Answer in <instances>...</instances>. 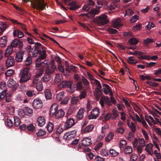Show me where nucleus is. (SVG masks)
<instances>
[{
  "mask_svg": "<svg viewBox=\"0 0 161 161\" xmlns=\"http://www.w3.org/2000/svg\"><path fill=\"white\" fill-rule=\"evenodd\" d=\"M58 107L57 104L54 103L51 106L50 110V115L53 116L55 114L56 119L61 118L65 114V112L63 110L61 109L57 110Z\"/></svg>",
  "mask_w": 161,
  "mask_h": 161,
  "instance_id": "obj_1",
  "label": "nucleus"
},
{
  "mask_svg": "<svg viewBox=\"0 0 161 161\" xmlns=\"http://www.w3.org/2000/svg\"><path fill=\"white\" fill-rule=\"evenodd\" d=\"M29 1L32 7L38 10H43L45 9L47 4L43 0H30Z\"/></svg>",
  "mask_w": 161,
  "mask_h": 161,
  "instance_id": "obj_2",
  "label": "nucleus"
},
{
  "mask_svg": "<svg viewBox=\"0 0 161 161\" xmlns=\"http://www.w3.org/2000/svg\"><path fill=\"white\" fill-rule=\"evenodd\" d=\"M94 21L100 26L106 24L108 22L107 16L104 14H102L96 17L94 19Z\"/></svg>",
  "mask_w": 161,
  "mask_h": 161,
  "instance_id": "obj_3",
  "label": "nucleus"
},
{
  "mask_svg": "<svg viewBox=\"0 0 161 161\" xmlns=\"http://www.w3.org/2000/svg\"><path fill=\"white\" fill-rule=\"evenodd\" d=\"M30 68H26L22 69L21 71V77L20 80V82H25L30 80V75L29 73Z\"/></svg>",
  "mask_w": 161,
  "mask_h": 161,
  "instance_id": "obj_4",
  "label": "nucleus"
},
{
  "mask_svg": "<svg viewBox=\"0 0 161 161\" xmlns=\"http://www.w3.org/2000/svg\"><path fill=\"white\" fill-rule=\"evenodd\" d=\"M33 86H36V89L39 91L43 90V86L42 81L39 78H34L32 81Z\"/></svg>",
  "mask_w": 161,
  "mask_h": 161,
  "instance_id": "obj_5",
  "label": "nucleus"
},
{
  "mask_svg": "<svg viewBox=\"0 0 161 161\" xmlns=\"http://www.w3.org/2000/svg\"><path fill=\"white\" fill-rule=\"evenodd\" d=\"M76 132L77 131L75 130L68 132L65 134L63 136V138L66 140H71L76 136Z\"/></svg>",
  "mask_w": 161,
  "mask_h": 161,
  "instance_id": "obj_6",
  "label": "nucleus"
},
{
  "mask_svg": "<svg viewBox=\"0 0 161 161\" xmlns=\"http://www.w3.org/2000/svg\"><path fill=\"white\" fill-rule=\"evenodd\" d=\"M100 103L102 107L104 106V103L109 107L111 105V102L108 96L104 97H101L100 101Z\"/></svg>",
  "mask_w": 161,
  "mask_h": 161,
  "instance_id": "obj_7",
  "label": "nucleus"
},
{
  "mask_svg": "<svg viewBox=\"0 0 161 161\" xmlns=\"http://www.w3.org/2000/svg\"><path fill=\"white\" fill-rule=\"evenodd\" d=\"M41 48L42 50L41 51L40 55L36 59V61L37 62H41V60L45 59L47 57V54L46 53V51L45 48L42 46Z\"/></svg>",
  "mask_w": 161,
  "mask_h": 161,
  "instance_id": "obj_8",
  "label": "nucleus"
},
{
  "mask_svg": "<svg viewBox=\"0 0 161 161\" xmlns=\"http://www.w3.org/2000/svg\"><path fill=\"white\" fill-rule=\"evenodd\" d=\"M33 107L36 109H40L42 106V102L39 99H35L32 103Z\"/></svg>",
  "mask_w": 161,
  "mask_h": 161,
  "instance_id": "obj_9",
  "label": "nucleus"
},
{
  "mask_svg": "<svg viewBox=\"0 0 161 161\" xmlns=\"http://www.w3.org/2000/svg\"><path fill=\"white\" fill-rule=\"evenodd\" d=\"M99 114V109L97 108H95L92 110L91 114L89 115L88 118L89 119H95L98 117Z\"/></svg>",
  "mask_w": 161,
  "mask_h": 161,
  "instance_id": "obj_10",
  "label": "nucleus"
},
{
  "mask_svg": "<svg viewBox=\"0 0 161 161\" xmlns=\"http://www.w3.org/2000/svg\"><path fill=\"white\" fill-rule=\"evenodd\" d=\"M72 82L71 81H64L59 84L58 87L59 88H62L67 87L70 88L72 85Z\"/></svg>",
  "mask_w": 161,
  "mask_h": 161,
  "instance_id": "obj_11",
  "label": "nucleus"
},
{
  "mask_svg": "<svg viewBox=\"0 0 161 161\" xmlns=\"http://www.w3.org/2000/svg\"><path fill=\"white\" fill-rule=\"evenodd\" d=\"M15 61L14 58L11 56L8 57L6 60L5 65L7 67H9L14 65Z\"/></svg>",
  "mask_w": 161,
  "mask_h": 161,
  "instance_id": "obj_12",
  "label": "nucleus"
},
{
  "mask_svg": "<svg viewBox=\"0 0 161 161\" xmlns=\"http://www.w3.org/2000/svg\"><path fill=\"white\" fill-rule=\"evenodd\" d=\"M23 44V42L19 40L15 39L12 41L11 46L16 47L18 46L19 49L21 50Z\"/></svg>",
  "mask_w": 161,
  "mask_h": 161,
  "instance_id": "obj_13",
  "label": "nucleus"
},
{
  "mask_svg": "<svg viewBox=\"0 0 161 161\" xmlns=\"http://www.w3.org/2000/svg\"><path fill=\"white\" fill-rule=\"evenodd\" d=\"M100 11L96 8H93L91 9L90 11L87 13V17L91 18L94 17L96 15L98 14Z\"/></svg>",
  "mask_w": 161,
  "mask_h": 161,
  "instance_id": "obj_14",
  "label": "nucleus"
},
{
  "mask_svg": "<svg viewBox=\"0 0 161 161\" xmlns=\"http://www.w3.org/2000/svg\"><path fill=\"white\" fill-rule=\"evenodd\" d=\"M92 144L91 140L89 137H85L81 141V144L82 145L84 146H88Z\"/></svg>",
  "mask_w": 161,
  "mask_h": 161,
  "instance_id": "obj_15",
  "label": "nucleus"
},
{
  "mask_svg": "<svg viewBox=\"0 0 161 161\" xmlns=\"http://www.w3.org/2000/svg\"><path fill=\"white\" fill-rule=\"evenodd\" d=\"M24 54V52L23 51L17 52L16 54V61L18 62L22 61L23 59Z\"/></svg>",
  "mask_w": 161,
  "mask_h": 161,
  "instance_id": "obj_16",
  "label": "nucleus"
},
{
  "mask_svg": "<svg viewBox=\"0 0 161 161\" xmlns=\"http://www.w3.org/2000/svg\"><path fill=\"white\" fill-rule=\"evenodd\" d=\"M41 48L35 46L32 49L31 53L32 56L33 57H36L37 56L38 54L41 53Z\"/></svg>",
  "mask_w": 161,
  "mask_h": 161,
  "instance_id": "obj_17",
  "label": "nucleus"
},
{
  "mask_svg": "<svg viewBox=\"0 0 161 161\" xmlns=\"http://www.w3.org/2000/svg\"><path fill=\"white\" fill-rule=\"evenodd\" d=\"M7 85L10 88L13 87V90H16L17 86L15 85V82L12 79H10L8 80Z\"/></svg>",
  "mask_w": 161,
  "mask_h": 161,
  "instance_id": "obj_18",
  "label": "nucleus"
},
{
  "mask_svg": "<svg viewBox=\"0 0 161 161\" xmlns=\"http://www.w3.org/2000/svg\"><path fill=\"white\" fill-rule=\"evenodd\" d=\"M102 92L100 89L97 88H96L95 91L94 92V96L97 100H98L101 95Z\"/></svg>",
  "mask_w": 161,
  "mask_h": 161,
  "instance_id": "obj_19",
  "label": "nucleus"
},
{
  "mask_svg": "<svg viewBox=\"0 0 161 161\" xmlns=\"http://www.w3.org/2000/svg\"><path fill=\"white\" fill-rule=\"evenodd\" d=\"M74 120L72 118H69L65 122V126L67 128L71 127L75 124Z\"/></svg>",
  "mask_w": 161,
  "mask_h": 161,
  "instance_id": "obj_20",
  "label": "nucleus"
},
{
  "mask_svg": "<svg viewBox=\"0 0 161 161\" xmlns=\"http://www.w3.org/2000/svg\"><path fill=\"white\" fill-rule=\"evenodd\" d=\"M39 126L42 127L46 123L45 119L43 116L39 117L37 119Z\"/></svg>",
  "mask_w": 161,
  "mask_h": 161,
  "instance_id": "obj_21",
  "label": "nucleus"
},
{
  "mask_svg": "<svg viewBox=\"0 0 161 161\" xmlns=\"http://www.w3.org/2000/svg\"><path fill=\"white\" fill-rule=\"evenodd\" d=\"M13 48L11 46H8L6 49L4 54L5 56L8 57L13 52Z\"/></svg>",
  "mask_w": 161,
  "mask_h": 161,
  "instance_id": "obj_22",
  "label": "nucleus"
},
{
  "mask_svg": "<svg viewBox=\"0 0 161 161\" xmlns=\"http://www.w3.org/2000/svg\"><path fill=\"white\" fill-rule=\"evenodd\" d=\"M23 112L25 114L27 115H30L32 114L33 110L32 109L28 107H25L23 110L20 112Z\"/></svg>",
  "mask_w": 161,
  "mask_h": 161,
  "instance_id": "obj_23",
  "label": "nucleus"
},
{
  "mask_svg": "<svg viewBox=\"0 0 161 161\" xmlns=\"http://www.w3.org/2000/svg\"><path fill=\"white\" fill-rule=\"evenodd\" d=\"M48 64V62L47 60H45L42 62H37L36 61V66L37 67L43 68L46 66Z\"/></svg>",
  "mask_w": 161,
  "mask_h": 161,
  "instance_id": "obj_24",
  "label": "nucleus"
},
{
  "mask_svg": "<svg viewBox=\"0 0 161 161\" xmlns=\"http://www.w3.org/2000/svg\"><path fill=\"white\" fill-rule=\"evenodd\" d=\"M142 60L143 59L149 60L150 59H151L153 60H155L158 58V56L156 55L152 56L150 58V57L149 56L142 55Z\"/></svg>",
  "mask_w": 161,
  "mask_h": 161,
  "instance_id": "obj_25",
  "label": "nucleus"
},
{
  "mask_svg": "<svg viewBox=\"0 0 161 161\" xmlns=\"http://www.w3.org/2000/svg\"><path fill=\"white\" fill-rule=\"evenodd\" d=\"M44 69L43 68L37 67V69L38 70V73L34 76V78H39V77L43 74Z\"/></svg>",
  "mask_w": 161,
  "mask_h": 161,
  "instance_id": "obj_26",
  "label": "nucleus"
},
{
  "mask_svg": "<svg viewBox=\"0 0 161 161\" xmlns=\"http://www.w3.org/2000/svg\"><path fill=\"white\" fill-rule=\"evenodd\" d=\"M112 25L114 28H118L122 26V24L120 22V20L117 19L114 20L112 23Z\"/></svg>",
  "mask_w": 161,
  "mask_h": 161,
  "instance_id": "obj_27",
  "label": "nucleus"
},
{
  "mask_svg": "<svg viewBox=\"0 0 161 161\" xmlns=\"http://www.w3.org/2000/svg\"><path fill=\"white\" fill-rule=\"evenodd\" d=\"M13 36H17L18 38H21L24 36V34L20 31L16 30L13 32Z\"/></svg>",
  "mask_w": 161,
  "mask_h": 161,
  "instance_id": "obj_28",
  "label": "nucleus"
},
{
  "mask_svg": "<svg viewBox=\"0 0 161 161\" xmlns=\"http://www.w3.org/2000/svg\"><path fill=\"white\" fill-rule=\"evenodd\" d=\"M7 41L5 36H3L0 38V46L3 47L6 46Z\"/></svg>",
  "mask_w": 161,
  "mask_h": 161,
  "instance_id": "obj_29",
  "label": "nucleus"
},
{
  "mask_svg": "<svg viewBox=\"0 0 161 161\" xmlns=\"http://www.w3.org/2000/svg\"><path fill=\"white\" fill-rule=\"evenodd\" d=\"M56 67V66L53 64L49 66L46 70V73L49 74L52 73L54 71Z\"/></svg>",
  "mask_w": 161,
  "mask_h": 161,
  "instance_id": "obj_30",
  "label": "nucleus"
},
{
  "mask_svg": "<svg viewBox=\"0 0 161 161\" xmlns=\"http://www.w3.org/2000/svg\"><path fill=\"white\" fill-rule=\"evenodd\" d=\"M84 110L83 108H80L79 111L76 115V117L78 119H82L84 116Z\"/></svg>",
  "mask_w": 161,
  "mask_h": 161,
  "instance_id": "obj_31",
  "label": "nucleus"
},
{
  "mask_svg": "<svg viewBox=\"0 0 161 161\" xmlns=\"http://www.w3.org/2000/svg\"><path fill=\"white\" fill-rule=\"evenodd\" d=\"M130 116L132 120L135 121H139L141 123V120L139 117L138 115L137 114H134L132 115L130 113Z\"/></svg>",
  "mask_w": 161,
  "mask_h": 161,
  "instance_id": "obj_32",
  "label": "nucleus"
},
{
  "mask_svg": "<svg viewBox=\"0 0 161 161\" xmlns=\"http://www.w3.org/2000/svg\"><path fill=\"white\" fill-rule=\"evenodd\" d=\"M127 124L128 127L133 132L136 131V126L132 122H130L129 120H127Z\"/></svg>",
  "mask_w": 161,
  "mask_h": 161,
  "instance_id": "obj_33",
  "label": "nucleus"
},
{
  "mask_svg": "<svg viewBox=\"0 0 161 161\" xmlns=\"http://www.w3.org/2000/svg\"><path fill=\"white\" fill-rule=\"evenodd\" d=\"M51 79L50 74L46 72L44 76L42 78L41 80L43 82H47L49 81Z\"/></svg>",
  "mask_w": 161,
  "mask_h": 161,
  "instance_id": "obj_34",
  "label": "nucleus"
},
{
  "mask_svg": "<svg viewBox=\"0 0 161 161\" xmlns=\"http://www.w3.org/2000/svg\"><path fill=\"white\" fill-rule=\"evenodd\" d=\"M64 92H61L57 94L56 96V101L57 102H59L61 101L64 97Z\"/></svg>",
  "mask_w": 161,
  "mask_h": 161,
  "instance_id": "obj_35",
  "label": "nucleus"
},
{
  "mask_svg": "<svg viewBox=\"0 0 161 161\" xmlns=\"http://www.w3.org/2000/svg\"><path fill=\"white\" fill-rule=\"evenodd\" d=\"M45 96L47 99H50L52 98V94L49 89H47L45 90Z\"/></svg>",
  "mask_w": 161,
  "mask_h": 161,
  "instance_id": "obj_36",
  "label": "nucleus"
},
{
  "mask_svg": "<svg viewBox=\"0 0 161 161\" xmlns=\"http://www.w3.org/2000/svg\"><path fill=\"white\" fill-rule=\"evenodd\" d=\"M47 128L49 132H51L54 128L53 124L51 122H49L47 125Z\"/></svg>",
  "mask_w": 161,
  "mask_h": 161,
  "instance_id": "obj_37",
  "label": "nucleus"
},
{
  "mask_svg": "<svg viewBox=\"0 0 161 161\" xmlns=\"http://www.w3.org/2000/svg\"><path fill=\"white\" fill-rule=\"evenodd\" d=\"M94 127V126L93 125H88L84 129V132L85 133L90 132L92 130Z\"/></svg>",
  "mask_w": 161,
  "mask_h": 161,
  "instance_id": "obj_38",
  "label": "nucleus"
},
{
  "mask_svg": "<svg viewBox=\"0 0 161 161\" xmlns=\"http://www.w3.org/2000/svg\"><path fill=\"white\" fill-rule=\"evenodd\" d=\"M62 79L63 77L61 74H57L54 79V81L55 82L58 83L60 82Z\"/></svg>",
  "mask_w": 161,
  "mask_h": 161,
  "instance_id": "obj_39",
  "label": "nucleus"
},
{
  "mask_svg": "<svg viewBox=\"0 0 161 161\" xmlns=\"http://www.w3.org/2000/svg\"><path fill=\"white\" fill-rule=\"evenodd\" d=\"M153 42V39L151 38H147L143 40V43L145 46H147L151 42Z\"/></svg>",
  "mask_w": 161,
  "mask_h": 161,
  "instance_id": "obj_40",
  "label": "nucleus"
},
{
  "mask_svg": "<svg viewBox=\"0 0 161 161\" xmlns=\"http://www.w3.org/2000/svg\"><path fill=\"white\" fill-rule=\"evenodd\" d=\"M5 100L7 102L11 101V93L10 92H8L5 95Z\"/></svg>",
  "mask_w": 161,
  "mask_h": 161,
  "instance_id": "obj_41",
  "label": "nucleus"
},
{
  "mask_svg": "<svg viewBox=\"0 0 161 161\" xmlns=\"http://www.w3.org/2000/svg\"><path fill=\"white\" fill-rule=\"evenodd\" d=\"M132 151V148L129 146H127L124 150V152L125 154H130Z\"/></svg>",
  "mask_w": 161,
  "mask_h": 161,
  "instance_id": "obj_42",
  "label": "nucleus"
},
{
  "mask_svg": "<svg viewBox=\"0 0 161 161\" xmlns=\"http://www.w3.org/2000/svg\"><path fill=\"white\" fill-rule=\"evenodd\" d=\"M14 125L16 126H19L20 123V121L19 118L17 116L14 117Z\"/></svg>",
  "mask_w": 161,
  "mask_h": 161,
  "instance_id": "obj_43",
  "label": "nucleus"
},
{
  "mask_svg": "<svg viewBox=\"0 0 161 161\" xmlns=\"http://www.w3.org/2000/svg\"><path fill=\"white\" fill-rule=\"evenodd\" d=\"M130 45H136L138 42V41L135 38H131L129 41Z\"/></svg>",
  "mask_w": 161,
  "mask_h": 161,
  "instance_id": "obj_44",
  "label": "nucleus"
},
{
  "mask_svg": "<svg viewBox=\"0 0 161 161\" xmlns=\"http://www.w3.org/2000/svg\"><path fill=\"white\" fill-rule=\"evenodd\" d=\"M28 130L30 131H33L35 129V127L32 124H30L27 126Z\"/></svg>",
  "mask_w": 161,
  "mask_h": 161,
  "instance_id": "obj_45",
  "label": "nucleus"
},
{
  "mask_svg": "<svg viewBox=\"0 0 161 161\" xmlns=\"http://www.w3.org/2000/svg\"><path fill=\"white\" fill-rule=\"evenodd\" d=\"M32 63V58L31 56H28L26 58L25 64L26 65H30Z\"/></svg>",
  "mask_w": 161,
  "mask_h": 161,
  "instance_id": "obj_46",
  "label": "nucleus"
},
{
  "mask_svg": "<svg viewBox=\"0 0 161 161\" xmlns=\"http://www.w3.org/2000/svg\"><path fill=\"white\" fill-rule=\"evenodd\" d=\"M107 31L110 34H116L118 32L116 30L113 29L111 28H108L107 29Z\"/></svg>",
  "mask_w": 161,
  "mask_h": 161,
  "instance_id": "obj_47",
  "label": "nucleus"
},
{
  "mask_svg": "<svg viewBox=\"0 0 161 161\" xmlns=\"http://www.w3.org/2000/svg\"><path fill=\"white\" fill-rule=\"evenodd\" d=\"M139 17L136 15H135L133 16L130 19V21L131 23L136 22L138 19Z\"/></svg>",
  "mask_w": 161,
  "mask_h": 161,
  "instance_id": "obj_48",
  "label": "nucleus"
},
{
  "mask_svg": "<svg viewBox=\"0 0 161 161\" xmlns=\"http://www.w3.org/2000/svg\"><path fill=\"white\" fill-rule=\"evenodd\" d=\"M110 153L112 156L115 157L117 156L119 154V153L116 151L114 149H111L109 151Z\"/></svg>",
  "mask_w": 161,
  "mask_h": 161,
  "instance_id": "obj_49",
  "label": "nucleus"
},
{
  "mask_svg": "<svg viewBox=\"0 0 161 161\" xmlns=\"http://www.w3.org/2000/svg\"><path fill=\"white\" fill-rule=\"evenodd\" d=\"M114 136V134L112 133H110L107 136L105 137V139L107 142H109L112 139Z\"/></svg>",
  "mask_w": 161,
  "mask_h": 161,
  "instance_id": "obj_50",
  "label": "nucleus"
},
{
  "mask_svg": "<svg viewBox=\"0 0 161 161\" xmlns=\"http://www.w3.org/2000/svg\"><path fill=\"white\" fill-rule=\"evenodd\" d=\"M7 91L4 89V90L2 91L0 93V101L3 100L5 97Z\"/></svg>",
  "mask_w": 161,
  "mask_h": 161,
  "instance_id": "obj_51",
  "label": "nucleus"
},
{
  "mask_svg": "<svg viewBox=\"0 0 161 161\" xmlns=\"http://www.w3.org/2000/svg\"><path fill=\"white\" fill-rule=\"evenodd\" d=\"M127 142L126 140H122L120 141L119 143L120 147V148H123L126 145Z\"/></svg>",
  "mask_w": 161,
  "mask_h": 161,
  "instance_id": "obj_52",
  "label": "nucleus"
},
{
  "mask_svg": "<svg viewBox=\"0 0 161 161\" xmlns=\"http://www.w3.org/2000/svg\"><path fill=\"white\" fill-rule=\"evenodd\" d=\"M133 14V11L130 9H128L125 10V16H126V15L129 16Z\"/></svg>",
  "mask_w": 161,
  "mask_h": 161,
  "instance_id": "obj_53",
  "label": "nucleus"
},
{
  "mask_svg": "<svg viewBox=\"0 0 161 161\" xmlns=\"http://www.w3.org/2000/svg\"><path fill=\"white\" fill-rule=\"evenodd\" d=\"M79 101V99L77 97H74L71 99V103L74 104H75L77 103Z\"/></svg>",
  "mask_w": 161,
  "mask_h": 161,
  "instance_id": "obj_54",
  "label": "nucleus"
},
{
  "mask_svg": "<svg viewBox=\"0 0 161 161\" xmlns=\"http://www.w3.org/2000/svg\"><path fill=\"white\" fill-rule=\"evenodd\" d=\"M101 154L104 156H107L108 155V151L106 150L105 149H102L100 151Z\"/></svg>",
  "mask_w": 161,
  "mask_h": 161,
  "instance_id": "obj_55",
  "label": "nucleus"
},
{
  "mask_svg": "<svg viewBox=\"0 0 161 161\" xmlns=\"http://www.w3.org/2000/svg\"><path fill=\"white\" fill-rule=\"evenodd\" d=\"M118 116V114L116 111L114 110H113L112 114L111 119H116Z\"/></svg>",
  "mask_w": 161,
  "mask_h": 161,
  "instance_id": "obj_56",
  "label": "nucleus"
},
{
  "mask_svg": "<svg viewBox=\"0 0 161 161\" xmlns=\"http://www.w3.org/2000/svg\"><path fill=\"white\" fill-rule=\"evenodd\" d=\"M46 133V131L42 130H40L37 133V135L38 136H44Z\"/></svg>",
  "mask_w": 161,
  "mask_h": 161,
  "instance_id": "obj_57",
  "label": "nucleus"
},
{
  "mask_svg": "<svg viewBox=\"0 0 161 161\" xmlns=\"http://www.w3.org/2000/svg\"><path fill=\"white\" fill-rule=\"evenodd\" d=\"M91 8V7L87 3H86L83 6L82 8V10L85 11H87Z\"/></svg>",
  "mask_w": 161,
  "mask_h": 161,
  "instance_id": "obj_58",
  "label": "nucleus"
},
{
  "mask_svg": "<svg viewBox=\"0 0 161 161\" xmlns=\"http://www.w3.org/2000/svg\"><path fill=\"white\" fill-rule=\"evenodd\" d=\"M14 73V71L12 69H8L5 72V75L6 76H9Z\"/></svg>",
  "mask_w": 161,
  "mask_h": 161,
  "instance_id": "obj_59",
  "label": "nucleus"
},
{
  "mask_svg": "<svg viewBox=\"0 0 161 161\" xmlns=\"http://www.w3.org/2000/svg\"><path fill=\"white\" fill-rule=\"evenodd\" d=\"M82 81L83 84L86 86H87L89 84L88 80L83 76L82 77Z\"/></svg>",
  "mask_w": 161,
  "mask_h": 161,
  "instance_id": "obj_60",
  "label": "nucleus"
},
{
  "mask_svg": "<svg viewBox=\"0 0 161 161\" xmlns=\"http://www.w3.org/2000/svg\"><path fill=\"white\" fill-rule=\"evenodd\" d=\"M94 81L95 84L97 85L96 88H97L100 89H101L102 86L99 81L96 79H95Z\"/></svg>",
  "mask_w": 161,
  "mask_h": 161,
  "instance_id": "obj_61",
  "label": "nucleus"
},
{
  "mask_svg": "<svg viewBox=\"0 0 161 161\" xmlns=\"http://www.w3.org/2000/svg\"><path fill=\"white\" fill-rule=\"evenodd\" d=\"M137 158V155L136 154H131L130 157V161H135Z\"/></svg>",
  "mask_w": 161,
  "mask_h": 161,
  "instance_id": "obj_62",
  "label": "nucleus"
},
{
  "mask_svg": "<svg viewBox=\"0 0 161 161\" xmlns=\"http://www.w3.org/2000/svg\"><path fill=\"white\" fill-rule=\"evenodd\" d=\"M7 125L9 127H11L13 125V122L11 119L9 118L7 119Z\"/></svg>",
  "mask_w": 161,
  "mask_h": 161,
  "instance_id": "obj_63",
  "label": "nucleus"
},
{
  "mask_svg": "<svg viewBox=\"0 0 161 161\" xmlns=\"http://www.w3.org/2000/svg\"><path fill=\"white\" fill-rule=\"evenodd\" d=\"M145 79H146L148 80H151L152 79H153V78L148 75L144 76L143 75H142V80H144Z\"/></svg>",
  "mask_w": 161,
  "mask_h": 161,
  "instance_id": "obj_64",
  "label": "nucleus"
}]
</instances>
